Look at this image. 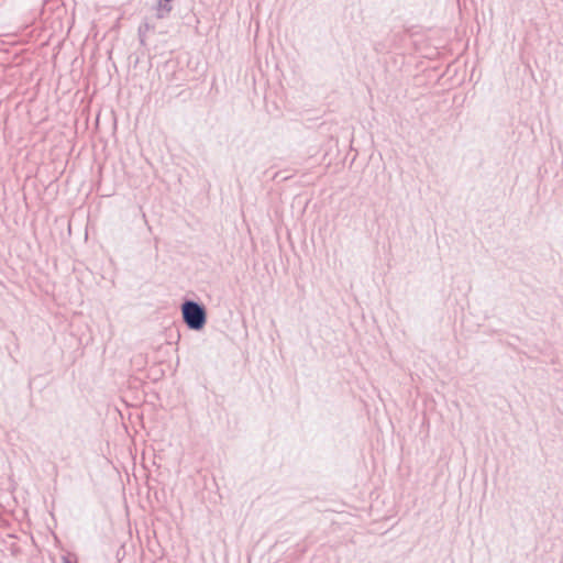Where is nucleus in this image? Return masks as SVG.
Wrapping results in <instances>:
<instances>
[{"instance_id": "obj_1", "label": "nucleus", "mask_w": 563, "mask_h": 563, "mask_svg": "<svg viewBox=\"0 0 563 563\" xmlns=\"http://www.w3.org/2000/svg\"><path fill=\"white\" fill-rule=\"evenodd\" d=\"M183 321L188 329L194 331H200L207 323V310L206 307L195 300H185L181 306Z\"/></svg>"}, {"instance_id": "obj_2", "label": "nucleus", "mask_w": 563, "mask_h": 563, "mask_svg": "<svg viewBox=\"0 0 563 563\" xmlns=\"http://www.w3.org/2000/svg\"><path fill=\"white\" fill-rule=\"evenodd\" d=\"M172 1L173 0H158V3L155 8L157 19H165L169 15L173 10L170 4Z\"/></svg>"}, {"instance_id": "obj_3", "label": "nucleus", "mask_w": 563, "mask_h": 563, "mask_svg": "<svg viewBox=\"0 0 563 563\" xmlns=\"http://www.w3.org/2000/svg\"><path fill=\"white\" fill-rule=\"evenodd\" d=\"M151 30H153V26L148 22H144L140 25L139 37H140V42L142 44H144V42H145V34Z\"/></svg>"}, {"instance_id": "obj_4", "label": "nucleus", "mask_w": 563, "mask_h": 563, "mask_svg": "<svg viewBox=\"0 0 563 563\" xmlns=\"http://www.w3.org/2000/svg\"><path fill=\"white\" fill-rule=\"evenodd\" d=\"M63 560H64V563H70V561L65 556H63Z\"/></svg>"}]
</instances>
